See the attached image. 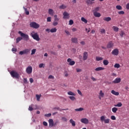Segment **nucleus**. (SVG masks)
I'll list each match as a JSON object with an SVG mask.
<instances>
[{
  "instance_id": "obj_1",
  "label": "nucleus",
  "mask_w": 129,
  "mask_h": 129,
  "mask_svg": "<svg viewBox=\"0 0 129 129\" xmlns=\"http://www.w3.org/2000/svg\"><path fill=\"white\" fill-rule=\"evenodd\" d=\"M30 36H31L34 40H36V41H39L40 40V37H39L38 33L35 32V31H32L30 34Z\"/></svg>"
},
{
  "instance_id": "obj_2",
  "label": "nucleus",
  "mask_w": 129,
  "mask_h": 129,
  "mask_svg": "<svg viewBox=\"0 0 129 129\" xmlns=\"http://www.w3.org/2000/svg\"><path fill=\"white\" fill-rule=\"evenodd\" d=\"M10 74L13 78H16V79H19V78H20V75L18 72L15 71H12L10 72Z\"/></svg>"
},
{
  "instance_id": "obj_3",
  "label": "nucleus",
  "mask_w": 129,
  "mask_h": 129,
  "mask_svg": "<svg viewBox=\"0 0 129 129\" xmlns=\"http://www.w3.org/2000/svg\"><path fill=\"white\" fill-rule=\"evenodd\" d=\"M18 33L20 34V36H21L22 38H24V40L26 41H29V37L28 34L23 33L22 31H19Z\"/></svg>"
},
{
  "instance_id": "obj_4",
  "label": "nucleus",
  "mask_w": 129,
  "mask_h": 129,
  "mask_svg": "<svg viewBox=\"0 0 129 129\" xmlns=\"http://www.w3.org/2000/svg\"><path fill=\"white\" fill-rule=\"evenodd\" d=\"M30 26L31 28H33V29H39L40 28V25L34 22H31Z\"/></svg>"
},
{
  "instance_id": "obj_5",
  "label": "nucleus",
  "mask_w": 129,
  "mask_h": 129,
  "mask_svg": "<svg viewBox=\"0 0 129 129\" xmlns=\"http://www.w3.org/2000/svg\"><path fill=\"white\" fill-rule=\"evenodd\" d=\"M100 120L104 121V123H109L110 119L109 118L105 119V116L103 115L100 117Z\"/></svg>"
},
{
  "instance_id": "obj_6",
  "label": "nucleus",
  "mask_w": 129,
  "mask_h": 129,
  "mask_svg": "<svg viewBox=\"0 0 129 129\" xmlns=\"http://www.w3.org/2000/svg\"><path fill=\"white\" fill-rule=\"evenodd\" d=\"M26 72L27 74H32V72H33V68L32 66H28L26 69Z\"/></svg>"
},
{
  "instance_id": "obj_7",
  "label": "nucleus",
  "mask_w": 129,
  "mask_h": 129,
  "mask_svg": "<svg viewBox=\"0 0 129 129\" xmlns=\"http://www.w3.org/2000/svg\"><path fill=\"white\" fill-rule=\"evenodd\" d=\"M118 53H119V51L117 48H115L111 52L112 55H113L114 56H117L118 55Z\"/></svg>"
},
{
  "instance_id": "obj_8",
  "label": "nucleus",
  "mask_w": 129,
  "mask_h": 129,
  "mask_svg": "<svg viewBox=\"0 0 129 129\" xmlns=\"http://www.w3.org/2000/svg\"><path fill=\"white\" fill-rule=\"evenodd\" d=\"M67 62L69 63V65H70V66H73V65L75 64V61L74 60H72V59L70 58L67 59Z\"/></svg>"
},
{
  "instance_id": "obj_9",
  "label": "nucleus",
  "mask_w": 129,
  "mask_h": 129,
  "mask_svg": "<svg viewBox=\"0 0 129 129\" xmlns=\"http://www.w3.org/2000/svg\"><path fill=\"white\" fill-rule=\"evenodd\" d=\"M48 122L49 127H53V126H54V121L53 120V119H49L48 120Z\"/></svg>"
},
{
  "instance_id": "obj_10",
  "label": "nucleus",
  "mask_w": 129,
  "mask_h": 129,
  "mask_svg": "<svg viewBox=\"0 0 129 129\" xmlns=\"http://www.w3.org/2000/svg\"><path fill=\"white\" fill-rule=\"evenodd\" d=\"M83 57L84 61L87 60V58H88V53H87V52H84L83 54Z\"/></svg>"
},
{
  "instance_id": "obj_11",
  "label": "nucleus",
  "mask_w": 129,
  "mask_h": 129,
  "mask_svg": "<svg viewBox=\"0 0 129 129\" xmlns=\"http://www.w3.org/2000/svg\"><path fill=\"white\" fill-rule=\"evenodd\" d=\"M81 122L83 123H85V124H87L89 122V121L88 120V119L86 118H82L81 119Z\"/></svg>"
},
{
  "instance_id": "obj_12",
  "label": "nucleus",
  "mask_w": 129,
  "mask_h": 129,
  "mask_svg": "<svg viewBox=\"0 0 129 129\" xmlns=\"http://www.w3.org/2000/svg\"><path fill=\"white\" fill-rule=\"evenodd\" d=\"M63 19H69L70 18V14L69 13H67V12H64L63 13Z\"/></svg>"
},
{
  "instance_id": "obj_13",
  "label": "nucleus",
  "mask_w": 129,
  "mask_h": 129,
  "mask_svg": "<svg viewBox=\"0 0 129 129\" xmlns=\"http://www.w3.org/2000/svg\"><path fill=\"white\" fill-rule=\"evenodd\" d=\"M121 81L120 78H117L114 81H112V83L117 84L119 83Z\"/></svg>"
},
{
  "instance_id": "obj_14",
  "label": "nucleus",
  "mask_w": 129,
  "mask_h": 129,
  "mask_svg": "<svg viewBox=\"0 0 129 129\" xmlns=\"http://www.w3.org/2000/svg\"><path fill=\"white\" fill-rule=\"evenodd\" d=\"M113 43L112 41L109 42L107 45V48L108 49H111V48H113Z\"/></svg>"
},
{
  "instance_id": "obj_15",
  "label": "nucleus",
  "mask_w": 129,
  "mask_h": 129,
  "mask_svg": "<svg viewBox=\"0 0 129 129\" xmlns=\"http://www.w3.org/2000/svg\"><path fill=\"white\" fill-rule=\"evenodd\" d=\"M93 15L94 17H96V18H100V17H101V14L98 12H94Z\"/></svg>"
},
{
  "instance_id": "obj_16",
  "label": "nucleus",
  "mask_w": 129,
  "mask_h": 129,
  "mask_svg": "<svg viewBox=\"0 0 129 129\" xmlns=\"http://www.w3.org/2000/svg\"><path fill=\"white\" fill-rule=\"evenodd\" d=\"M48 14L50 15V16L53 17V16H54V10H53L52 9H48Z\"/></svg>"
},
{
  "instance_id": "obj_17",
  "label": "nucleus",
  "mask_w": 129,
  "mask_h": 129,
  "mask_svg": "<svg viewBox=\"0 0 129 129\" xmlns=\"http://www.w3.org/2000/svg\"><path fill=\"white\" fill-rule=\"evenodd\" d=\"M71 41L72 43H75V44H77V43H78V39L77 38H72Z\"/></svg>"
},
{
  "instance_id": "obj_18",
  "label": "nucleus",
  "mask_w": 129,
  "mask_h": 129,
  "mask_svg": "<svg viewBox=\"0 0 129 129\" xmlns=\"http://www.w3.org/2000/svg\"><path fill=\"white\" fill-rule=\"evenodd\" d=\"M111 92L112 94H113V95H116V96L119 95V93L118 92H115V91L113 90H112Z\"/></svg>"
},
{
  "instance_id": "obj_19",
  "label": "nucleus",
  "mask_w": 129,
  "mask_h": 129,
  "mask_svg": "<svg viewBox=\"0 0 129 129\" xmlns=\"http://www.w3.org/2000/svg\"><path fill=\"white\" fill-rule=\"evenodd\" d=\"M70 123L72 124V126H75L76 125V124L75 123V121L73 120V119H71L70 120Z\"/></svg>"
},
{
  "instance_id": "obj_20",
  "label": "nucleus",
  "mask_w": 129,
  "mask_h": 129,
  "mask_svg": "<svg viewBox=\"0 0 129 129\" xmlns=\"http://www.w3.org/2000/svg\"><path fill=\"white\" fill-rule=\"evenodd\" d=\"M103 20L105 21L106 22H109L111 21V18L110 17H105L103 18Z\"/></svg>"
},
{
  "instance_id": "obj_21",
  "label": "nucleus",
  "mask_w": 129,
  "mask_h": 129,
  "mask_svg": "<svg viewBox=\"0 0 129 129\" xmlns=\"http://www.w3.org/2000/svg\"><path fill=\"white\" fill-rule=\"evenodd\" d=\"M95 71H101V70H104V68L98 67L95 69Z\"/></svg>"
},
{
  "instance_id": "obj_22",
  "label": "nucleus",
  "mask_w": 129,
  "mask_h": 129,
  "mask_svg": "<svg viewBox=\"0 0 129 129\" xmlns=\"http://www.w3.org/2000/svg\"><path fill=\"white\" fill-rule=\"evenodd\" d=\"M112 29L114 32H118L119 28L116 26H113Z\"/></svg>"
},
{
  "instance_id": "obj_23",
  "label": "nucleus",
  "mask_w": 129,
  "mask_h": 129,
  "mask_svg": "<svg viewBox=\"0 0 129 129\" xmlns=\"http://www.w3.org/2000/svg\"><path fill=\"white\" fill-rule=\"evenodd\" d=\"M54 20L55 22H59V18H58V16L57 15H54Z\"/></svg>"
},
{
  "instance_id": "obj_24",
  "label": "nucleus",
  "mask_w": 129,
  "mask_h": 129,
  "mask_svg": "<svg viewBox=\"0 0 129 129\" xmlns=\"http://www.w3.org/2000/svg\"><path fill=\"white\" fill-rule=\"evenodd\" d=\"M114 106L116 107H121V106H122V104L121 102H119L117 104L114 105Z\"/></svg>"
},
{
  "instance_id": "obj_25",
  "label": "nucleus",
  "mask_w": 129,
  "mask_h": 129,
  "mask_svg": "<svg viewBox=\"0 0 129 129\" xmlns=\"http://www.w3.org/2000/svg\"><path fill=\"white\" fill-rule=\"evenodd\" d=\"M68 95H72V96H75V95H76V94H75L71 91L68 92Z\"/></svg>"
},
{
  "instance_id": "obj_26",
  "label": "nucleus",
  "mask_w": 129,
  "mask_h": 129,
  "mask_svg": "<svg viewBox=\"0 0 129 129\" xmlns=\"http://www.w3.org/2000/svg\"><path fill=\"white\" fill-rule=\"evenodd\" d=\"M103 63L104 65L106 66L108 65V63H109V62H108V60L105 59L103 60Z\"/></svg>"
},
{
  "instance_id": "obj_27",
  "label": "nucleus",
  "mask_w": 129,
  "mask_h": 129,
  "mask_svg": "<svg viewBox=\"0 0 129 129\" xmlns=\"http://www.w3.org/2000/svg\"><path fill=\"white\" fill-rule=\"evenodd\" d=\"M96 60L97 61H101L103 60V58H102V57L97 56L96 57Z\"/></svg>"
},
{
  "instance_id": "obj_28",
  "label": "nucleus",
  "mask_w": 129,
  "mask_h": 129,
  "mask_svg": "<svg viewBox=\"0 0 129 129\" xmlns=\"http://www.w3.org/2000/svg\"><path fill=\"white\" fill-rule=\"evenodd\" d=\"M75 111H82V110H84V108L80 107L79 108L75 109Z\"/></svg>"
},
{
  "instance_id": "obj_29",
  "label": "nucleus",
  "mask_w": 129,
  "mask_h": 129,
  "mask_svg": "<svg viewBox=\"0 0 129 129\" xmlns=\"http://www.w3.org/2000/svg\"><path fill=\"white\" fill-rule=\"evenodd\" d=\"M50 33H56V32H57V29L56 28H52L51 29H50Z\"/></svg>"
},
{
  "instance_id": "obj_30",
  "label": "nucleus",
  "mask_w": 129,
  "mask_h": 129,
  "mask_svg": "<svg viewBox=\"0 0 129 129\" xmlns=\"http://www.w3.org/2000/svg\"><path fill=\"white\" fill-rule=\"evenodd\" d=\"M67 7L64 5L62 4L61 6H59V9L61 10H64V9H66Z\"/></svg>"
},
{
  "instance_id": "obj_31",
  "label": "nucleus",
  "mask_w": 129,
  "mask_h": 129,
  "mask_svg": "<svg viewBox=\"0 0 129 129\" xmlns=\"http://www.w3.org/2000/svg\"><path fill=\"white\" fill-rule=\"evenodd\" d=\"M112 111L114 113H116V112L117 111V108L116 107H113L112 108Z\"/></svg>"
},
{
  "instance_id": "obj_32",
  "label": "nucleus",
  "mask_w": 129,
  "mask_h": 129,
  "mask_svg": "<svg viewBox=\"0 0 129 129\" xmlns=\"http://www.w3.org/2000/svg\"><path fill=\"white\" fill-rule=\"evenodd\" d=\"M21 40H23V37H19L16 39V43H19L20 41H21Z\"/></svg>"
},
{
  "instance_id": "obj_33",
  "label": "nucleus",
  "mask_w": 129,
  "mask_h": 129,
  "mask_svg": "<svg viewBox=\"0 0 129 129\" xmlns=\"http://www.w3.org/2000/svg\"><path fill=\"white\" fill-rule=\"evenodd\" d=\"M116 9H117V10H118V11H120L122 10V7H121L120 5H117L116 6Z\"/></svg>"
},
{
  "instance_id": "obj_34",
  "label": "nucleus",
  "mask_w": 129,
  "mask_h": 129,
  "mask_svg": "<svg viewBox=\"0 0 129 129\" xmlns=\"http://www.w3.org/2000/svg\"><path fill=\"white\" fill-rule=\"evenodd\" d=\"M30 49H25V50H23V52H24V54H28V53L30 52Z\"/></svg>"
},
{
  "instance_id": "obj_35",
  "label": "nucleus",
  "mask_w": 129,
  "mask_h": 129,
  "mask_svg": "<svg viewBox=\"0 0 129 129\" xmlns=\"http://www.w3.org/2000/svg\"><path fill=\"white\" fill-rule=\"evenodd\" d=\"M69 98L72 100V101H74V100H76V98L74 96H69Z\"/></svg>"
},
{
  "instance_id": "obj_36",
  "label": "nucleus",
  "mask_w": 129,
  "mask_h": 129,
  "mask_svg": "<svg viewBox=\"0 0 129 129\" xmlns=\"http://www.w3.org/2000/svg\"><path fill=\"white\" fill-rule=\"evenodd\" d=\"M81 21L82 22H84V23H85V24H87V21L86 19H85V18H84V17L81 18Z\"/></svg>"
},
{
  "instance_id": "obj_37",
  "label": "nucleus",
  "mask_w": 129,
  "mask_h": 129,
  "mask_svg": "<svg viewBox=\"0 0 129 129\" xmlns=\"http://www.w3.org/2000/svg\"><path fill=\"white\" fill-rule=\"evenodd\" d=\"M36 51H37V49H33L31 50V55H34V54H35V53H36Z\"/></svg>"
},
{
  "instance_id": "obj_38",
  "label": "nucleus",
  "mask_w": 129,
  "mask_h": 129,
  "mask_svg": "<svg viewBox=\"0 0 129 129\" xmlns=\"http://www.w3.org/2000/svg\"><path fill=\"white\" fill-rule=\"evenodd\" d=\"M99 95L101 96V97H103L104 96V93L102 92V90H101L99 93Z\"/></svg>"
},
{
  "instance_id": "obj_39",
  "label": "nucleus",
  "mask_w": 129,
  "mask_h": 129,
  "mask_svg": "<svg viewBox=\"0 0 129 129\" xmlns=\"http://www.w3.org/2000/svg\"><path fill=\"white\" fill-rule=\"evenodd\" d=\"M33 106H34L33 104H31L30 106H29L28 110L32 111V110H33Z\"/></svg>"
},
{
  "instance_id": "obj_40",
  "label": "nucleus",
  "mask_w": 129,
  "mask_h": 129,
  "mask_svg": "<svg viewBox=\"0 0 129 129\" xmlns=\"http://www.w3.org/2000/svg\"><path fill=\"white\" fill-rule=\"evenodd\" d=\"M114 68H119L120 67V65L119 63H116L114 66Z\"/></svg>"
},
{
  "instance_id": "obj_41",
  "label": "nucleus",
  "mask_w": 129,
  "mask_h": 129,
  "mask_svg": "<svg viewBox=\"0 0 129 129\" xmlns=\"http://www.w3.org/2000/svg\"><path fill=\"white\" fill-rule=\"evenodd\" d=\"M98 11H99V7H96L95 9L93 10V13H94V12H98Z\"/></svg>"
},
{
  "instance_id": "obj_42",
  "label": "nucleus",
  "mask_w": 129,
  "mask_h": 129,
  "mask_svg": "<svg viewBox=\"0 0 129 129\" xmlns=\"http://www.w3.org/2000/svg\"><path fill=\"white\" fill-rule=\"evenodd\" d=\"M39 68H44L45 65L43 64V63H40L39 64Z\"/></svg>"
},
{
  "instance_id": "obj_43",
  "label": "nucleus",
  "mask_w": 129,
  "mask_h": 129,
  "mask_svg": "<svg viewBox=\"0 0 129 129\" xmlns=\"http://www.w3.org/2000/svg\"><path fill=\"white\" fill-rule=\"evenodd\" d=\"M41 97V95H36V99L37 101H40V98Z\"/></svg>"
},
{
  "instance_id": "obj_44",
  "label": "nucleus",
  "mask_w": 129,
  "mask_h": 129,
  "mask_svg": "<svg viewBox=\"0 0 129 129\" xmlns=\"http://www.w3.org/2000/svg\"><path fill=\"white\" fill-rule=\"evenodd\" d=\"M118 15H124V11H119L118 12Z\"/></svg>"
},
{
  "instance_id": "obj_45",
  "label": "nucleus",
  "mask_w": 129,
  "mask_h": 129,
  "mask_svg": "<svg viewBox=\"0 0 129 129\" xmlns=\"http://www.w3.org/2000/svg\"><path fill=\"white\" fill-rule=\"evenodd\" d=\"M52 25L54 27L57 26V25H58V22L57 21H53V22L52 23Z\"/></svg>"
},
{
  "instance_id": "obj_46",
  "label": "nucleus",
  "mask_w": 129,
  "mask_h": 129,
  "mask_svg": "<svg viewBox=\"0 0 129 129\" xmlns=\"http://www.w3.org/2000/svg\"><path fill=\"white\" fill-rule=\"evenodd\" d=\"M125 33L123 31H121V33H120V36L121 37V38H122V37H123V35H124Z\"/></svg>"
},
{
  "instance_id": "obj_47",
  "label": "nucleus",
  "mask_w": 129,
  "mask_h": 129,
  "mask_svg": "<svg viewBox=\"0 0 129 129\" xmlns=\"http://www.w3.org/2000/svg\"><path fill=\"white\" fill-rule=\"evenodd\" d=\"M23 82L25 84H27L28 83V80H27V78H24L23 79Z\"/></svg>"
},
{
  "instance_id": "obj_48",
  "label": "nucleus",
  "mask_w": 129,
  "mask_h": 129,
  "mask_svg": "<svg viewBox=\"0 0 129 129\" xmlns=\"http://www.w3.org/2000/svg\"><path fill=\"white\" fill-rule=\"evenodd\" d=\"M100 32L101 33V34H105V29H102L100 30Z\"/></svg>"
},
{
  "instance_id": "obj_49",
  "label": "nucleus",
  "mask_w": 129,
  "mask_h": 129,
  "mask_svg": "<svg viewBox=\"0 0 129 129\" xmlns=\"http://www.w3.org/2000/svg\"><path fill=\"white\" fill-rule=\"evenodd\" d=\"M74 22L73 21V20H70L69 21V25H72V24H74Z\"/></svg>"
},
{
  "instance_id": "obj_50",
  "label": "nucleus",
  "mask_w": 129,
  "mask_h": 129,
  "mask_svg": "<svg viewBox=\"0 0 129 129\" xmlns=\"http://www.w3.org/2000/svg\"><path fill=\"white\" fill-rule=\"evenodd\" d=\"M111 119L112 120H115L116 119V118H115V116L114 115H112L111 116Z\"/></svg>"
},
{
  "instance_id": "obj_51",
  "label": "nucleus",
  "mask_w": 129,
  "mask_h": 129,
  "mask_svg": "<svg viewBox=\"0 0 129 129\" xmlns=\"http://www.w3.org/2000/svg\"><path fill=\"white\" fill-rule=\"evenodd\" d=\"M61 119H62V120H63V121H67V120H68L67 118L66 117H62L61 118Z\"/></svg>"
},
{
  "instance_id": "obj_52",
  "label": "nucleus",
  "mask_w": 129,
  "mask_h": 129,
  "mask_svg": "<svg viewBox=\"0 0 129 129\" xmlns=\"http://www.w3.org/2000/svg\"><path fill=\"white\" fill-rule=\"evenodd\" d=\"M45 116H46L47 117H50L51 116V113H48L44 115Z\"/></svg>"
},
{
  "instance_id": "obj_53",
  "label": "nucleus",
  "mask_w": 129,
  "mask_h": 129,
  "mask_svg": "<svg viewBox=\"0 0 129 129\" xmlns=\"http://www.w3.org/2000/svg\"><path fill=\"white\" fill-rule=\"evenodd\" d=\"M43 124L45 126H47V125H48V123H47V122H46V121H43Z\"/></svg>"
},
{
  "instance_id": "obj_54",
  "label": "nucleus",
  "mask_w": 129,
  "mask_h": 129,
  "mask_svg": "<svg viewBox=\"0 0 129 129\" xmlns=\"http://www.w3.org/2000/svg\"><path fill=\"white\" fill-rule=\"evenodd\" d=\"M64 77H68V76H69V74H68V73L67 72H65L64 73Z\"/></svg>"
},
{
  "instance_id": "obj_55",
  "label": "nucleus",
  "mask_w": 129,
  "mask_h": 129,
  "mask_svg": "<svg viewBox=\"0 0 129 129\" xmlns=\"http://www.w3.org/2000/svg\"><path fill=\"white\" fill-rule=\"evenodd\" d=\"M51 17H47V22H51Z\"/></svg>"
},
{
  "instance_id": "obj_56",
  "label": "nucleus",
  "mask_w": 129,
  "mask_h": 129,
  "mask_svg": "<svg viewBox=\"0 0 129 129\" xmlns=\"http://www.w3.org/2000/svg\"><path fill=\"white\" fill-rule=\"evenodd\" d=\"M24 54H25V53L24 52V50L21 51L19 52V54L20 55H24Z\"/></svg>"
},
{
  "instance_id": "obj_57",
  "label": "nucleus",
  "mask_w": 129,
  "mask_h": 129,
  "mask_svg": "<svg viewBox=\"0 0 129 129\" xmlns=\"http://www.w3.org/2000/svg\"><path fill=\"white\" fill-rule=\"evenodd\" d=\"M48 78L49 79H54V76H52V75H49L48 77Z\"/></svg>"
},
{
  "instance_id": "obj_58",
  "label": "nucleus",
  "mask_w": 129,
  "mask_h": 129,
  "mask_svg": "<svg viewBox=\"0 0 129 129\" xmlns=\"http://www.w3.org/2000/svg\"><path fill=\"white\" fill-rule=\"evenodd\" d=\"M78 91V93L80 95H82V93H81V91L79 90H77Z\"/></svg>"
},
{
  "instance_id": "obj_59",
  "label": "nucleus",
  "mask_w": 129,
  "mask_h": 129,
  "mask_svg": "<svg viewBox=\"0 0 129 129\" xmlns=\"http://www.w3.org/2000/svg\"><path fill=\"white\" fill-rule=\"evenodd\" d=\"M29 81H30V83H33V82H34V80L33 79V78H30L29 79Z\"/></svg>"
},
{
  "instance_id": "obj_60",
  "label": "nucleus",
  "mask_w": 129,
  "mask_h": 129,
  "mask_svg": "<svg viewBox=\"0 0 129 129\" xmlns=\"http://www.w3.org/2000/svg\"><path fill=\"white\" fill-rule=\"evenodd\" d=\"M77 70V72H81V71H82V70L80 69H76Z\"/></svg>"
},
{
  "instance_id": "obj_61",
  "label": "nucleus",
  "mask_w": 129,
  "mask_h": 129,
  "mask_svg": "<svg viewBox=\"0 0 129 129\" xmlns=\"http://www.w3.org/2000/svg\"><path fill=\"white\" fill-rule=\"evenodd\" d=\"M126 9L127 10H129V3H128V4H127L126 5Z\"/></svg>"
},
{
  "instance_id": "obj_62",
  "label": "nucleus",
  "mask_w": 129,
  "mask_h": 129,
  "mask_svg": "<svg viewBox=\"0 0 129 129\" xmlns=\"http://www.w3.org/2000/svg\"><path fill=\"white\" fill-rule=\"evenodd\" d=\"M12 51L13 52H17V49L15 48H13Z\"/></svg>"
},
{
  "instance_id": "obj_63",
  "label": "nucleus",
  "mask_w": 129,
  "mask_h": 129,
  "mask_svg": "<svg viewBox=\"0 0 129 129\" xmlns=\"http://www.w3.org/2000/svg\"><path fill=\"white\" fill-rule=\"evenodd\" d=\"M80 44H81V45H85V42H84V41H81V42H80Z\"/></svg>"
},
{
  "instance_id": "obj_64",
  "label": "nucleus",
  "mask_w": 129,
  "mask_h": 129,
  "mask_svg": "<svg viewBox=\"0 0 129 129\" xmlns=\"http://www.w3.org/2000/svg\"><path fill=\"white\" fill-rule=\"evenodd\" d=\"M72 31H73V32H76V31H77V29H76L75 28H73L72 29Z\"/></svg>"
}]
</instances>
